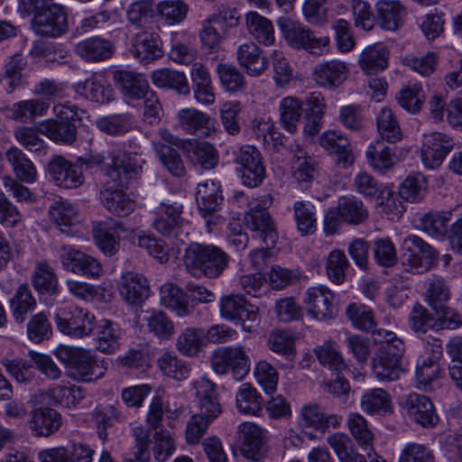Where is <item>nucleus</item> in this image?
<instances>
[{
  "label": "nucleus",
  "mask_w": 462,
  "mask_h": 462,
  "mask_svg": "<svg viewBox=\"0 0 462 462\" xmlns=\"http://www.w3.org/2000/svg\"><path fill=\"white\" fill-rule=\"evenodd\" d=\"M54 321L61 334L74 339L91 336L96 328L95 315L88 310L77 306L58 308Z\"/></svg>",
  "instance_id": "nucleus-7"
},
{
  "label": "nucleus",
  "mask_w": 462,
  "mask_h": 462,
  "mask_svg": "<svg viewBox=\"0 0 462 462\" xmlns=\"http://www.w3.org/2000/svg\"><path fill=\"white\" fill-rule=\"evenodd\" d=\"M113 79L127 101L142 99L151 89L145 77L129 70H116Z\"/></svg>",
  "instance_id": "nucleus-29"
},
{
  "label": "nucleus",
  "mask_w": 462,
  "mask_h": 462,
  "mask_svg": "<svg viewBox=\"0 0 462 462\" xmlns=\"http://www.w3.org/2000/svg\"><path fill=\"white\" fill-rule=\"evenodd\" d=\"M220 317L238 325L244 331L252 332L260 325L259 308L241 294L230 293L219 299Z\"/></svg>",
  "instance_id": "nucleus-6"
},
{
  "label": "nucleus",
  "mask_w": 462,
  "mask_h": 462,
  "mask_svg": "<svg viewBox=\"0 0 462 462\" xmlns=\"http://www.w3.org/2000/svg\"><path fill=\"white\" fill-rule=\"evenodd\" d=\"M50 103L43 99L32 98L13 105L11 117L15 120H26L46 115Z\"/></svg>",
  "instance_id": "nucleus-62"
},
{
  "label": "nucleus",
  "mask_w": 462,
  "mask_h": 462,
  "mask_svg": "<svg viewBox=\"0 0 462 462\" xmlns=\"http://www.w3.org/2000/svg\"><path fill=\"white\" fill-rule=\"evenodd\" d=\"M191 162L199 165L203 170L214 169L218 163V152L208 142H194L187 149Z\"/></svg>",
  "instance_id": "nucleus-57"
},
{
  "label": "nucleus",
  "mask_w": 462,
  "mask_h": 462,
  "mask_svg": "<svg viewBox=\"0 0 462 462\" xmlns=\"http://www.w3.org/2000/svg\"><path fill=\"white\" fill-rule=\"evenodd\" d=\"M360 404L362 410L367 414H385L392 411L391 396L382 388H374L365 392Z\"/></svg>",
  "instance_id": "nucleus-50"
},
{
  "label": "nucleus",
  "mask_w": 462,
  "mask_h": 462,
  "mask_svg": "<svg viewBox=\"0 0 462 462\" xmlns=\"http://www.w3.org/2000/svg\"><path fill=\"white\" fill-rule=\"evenodd\" d=\"M236 171L242 183L248 188L260 185L265 177V168L260 152L252 145L241 146L235 153Z\"/></svg>",
  "instance_id": "nucleus-13"
},
{
  "label": "nucleus",
  "mask_w": 462,
  "mask_h": 462,
  "mask_svg": "<svg viewBox=\"0 0 462 462\" xmlns=\"http://www.w3.org/2000/svg\"><path fill=\"white\" fill-rule=\"evenodd\" d=\"M49 214L60 231L67 236H74L82 233L83 225L79 209L72 202L57 199L51 205Z\"/></svg>",
  "instance_id": "nucleus-17"
},
{
  "label": "nucleus",
  "mask_w": 462,
  "mask_h": 462,
  "mask_svg": "<svg viewBox=\"0 0 462 462\" xmlns=\"http://www.w3.org/2000/svg\"><path fill=\"white\" fill-rule=\"evenodd\" d=\"M60 260L62 267L75 274L98 280L104 273L103 265L95 257L71 245H63Z\"/></svg>",
  "instance_id": "nucleus-14"
},
{
  "label": "nucleus",
  "mask_w": 462,
  "mask_h": 462,
  "mask_svg": "<svg viewBox=\"0 0 462 462\" xmlns=\"http://www.w3.org/2000/svg\"><path fill=\"white\" fill-rule=\"evenodd\" d=\"M176 120L179 127L188 134L211 137L217 133L214 120L208 114L194 107L179 110Z\"/></svg>",
  "instance_id": "nucleus-21"
},
{
  "label": "nucleus",
  "mask_w": 462,
  "mask_h": 462,
  "mask_svg": "<svg viewBox=\"0 0 462 462\" xmlns=\"http://www.w3.org/2000/svg\"><path fill=\"white\" fill-rule=\"evenodd\" d=\"M107 370V364L90 349H83L69 367V376L78 382L89 383L102 378Z\"/></svg>",
  "instance_id": "nucleus-20"
},
{
  "label": "nucleus",
  "mask_w": 462,
  "mask_h": 462,
  "mask_svg": "<svg viewBox=\"0 0 462 462\" xmlns=\"http://www.w3.org/2000/svg\"><path fill=\"white\" fill-rule=\"evenodd\" d=\"M319 143L330 154H334L337 164L342 168L346 169L354 163L355 156L350 141L342 131L326 130L319 136Z\"/></svg>",
  "instance_id": "nucleus-22"
},
{
  "label": "nucleus",
  "mask_w": 462,
  "mask_h": 462,
  "mask_svg": "<svg viewBox=\"0 0 462 462\" xmlns=\"http://www.w3.org/2000/svg\"><path fill=\"white\" fill-rule=\"evenodd\" d=\"M155 12L159 22L173 26L186 19L189 5L184 0H162L157 3Z\"/></svg>",
  "instance_id": "nucleus-45"
},
{
  "label": "nucleus",
  "mask_w": 462,
  "mask_h": 462,
  "mask_svg": "<svg viewBox=\"0 0 462 462\" xmlns=\"http://www.w3.org/2000/svg\"><path fill=\"white\" fill-rule=\"evenodd\" d=\"M61 424V415L56 410L43 406L33 409L29 420L30 430L37 437H50Z\"/></svg>",
  "instance_id": "nucleus-33"
},
{
  "label": "nucleus",
  "mask_w": 462,
  "mask_h": 462,
  "mask_svg": "<svg viewBox=\"0 0 462 462\" xmlns=\"http://www.w3.org/2000/svg\"><path fill=\"white\" fill-rule=\"evenodd\" d=\"M34 11L32 28L38 34L57 37L67 31V16L61 5L53 0H28Z\"/></svg>",
  "instance_id": "nucleus-5"
},
{
  "label": "nucleus",
  "mask_w": 462,
  "mask_h": 462,
  "mask_svg": "<svg viewBox=\"0 0 462 462\" xmlns=\"http://www.w3.org/2000/svg\"><path fill=\"white\" fill-rule=\"evenodd\" d=\"M293 216L298 231L302 236L314 233L317 226L316 208L310 201L298 200L293 204Z\"/></svg>",
  "instance_id": "nucleus-59"
},
{
  "label": "nucleus",
  "mask_w": 462,
  "mask_h": 462,
  "mask_svg": "<svg viewBox=\"0 0 462 462\" xmlns=\"http://www.w3.org/2000/svg\"><path fill=\"white\" fill-rule=\"evenodd\" d=\"M389 51L382 43L366 46L360 53L358 65L366 75H374L388 68Z\"/></svg>",
  "instance_id": "nucleus-37"
},
{
  "label": "nucleus",
  "mask_w": 462,
  "mask_h": 462,
  "mask_svg": "<svg viewBox=\"0 0 462 462\" xmlns=\"http://www.w3.org/2000/svg\"><path fill=\"white\" fill-rule=\"evenodd\" d=\"M374 340L382 346L372 359V371L380 382H393L406 373L405 346L395 333L383 328L374 332Z\"/></svg>",
  "instance_id": "nucleus-2"
},
{
  "label": "nucleus",
  "mask_w": 462,
  "mask_h": 462,
  "mask_svg": "<svg viewBox=\"0 0 462 462\" xmlns=\"http://www.w3.org/2000/svg\"><path fill=\"white\" fill-rule=\"evenodd\" d=\"M157 365L163 375L176 381L185 380L190 372L188 363L170 351L161 354L157 359Z\"/></svg>",
  "instance_id": "nucleus-53"
},
{
  "label": "nucleus",
  "mask_w": 462,
  "mask_h": 462,
  "mask_svg": "<svg viewBox=\"0 0 462 462\" xmlns=\"http://www.w3.org/2000/svg\"><path fill=\"white\" fill-rule=\"evenodd\" d=\"M96 347L106 355H111L120 349L123 330L120 326L110 319H103L96 322Z\"/></svg>",
  "instance_id": "nucleus-30"
},
{
  "label": "nucleus",
  "mask_w": 462,
  "mask_h": 462,
  "mask_svg": "<svg viewBox=\"0 0 462 462\" xmlns=\"http://www.w3.org/2000/svg\"><path fill=\"white\" fill-rule=\"evenodd\" d=\"M342 422V416L337 414H327L323 409L314 402L304 404L300 411L299 423L303 427L313 428L325 432L337 429Z\"/></svg>",
  "instance_id": "nucleus-28"
},
{
  "label": "nucleus",
  "mask_w": 462,
  "mask_h": 462,
  "mask_svg": "<svg viewBox=\"0 0 462 462\" xmlns=\"http://www.w3.org/2000/svg\"><path fill=\"white\" fill-rule=\"evenodd\" d=\"M422 348L416 363L415 378L419 389L429 391L440 374L439 360L442 346L439 339H432V343L422 342Z\"/></svg>",
  "instance_id": "nucleus-10"
},
{
  "label": "nucleus",
  "mask_w": 462,
  "mask_h": 462,
  "mask_svg": "<svg viewBox=\"0 0 462 462\" xmlns=\"http://www.w3.org/2000/svg\"><path fill=\"white\" fill-rule=\"evenodd\" d=\"M160 303L180 318L190 313L186 293L171 282L164 283L161 287Z\"/></svg>",
  "instance_id": "nucleus-42"
},
{
  "label": "nucleus",
  "mask_w": 462,
  "mask_h": 462,
  "mask_svg": "<svg viewBox=\"0 0 462 462\" xmlns=\"http://www.w3.org/2000/svg\"><path fill=\"white\" fill-rule=\"evenodd\" d=\"M245 25L248 32L260 44L272 46L275 42L274 27L271 20L251 11L245 14Z\"/></svg>",
  "instance_id": "nucleus-41"
},
{
  "label": "nucleus",
  "mask_w": 462,
  "mask_h": 462,
  "mask_svg": "<svg viewBox=\"0 0 462 462\" xmlns=\"http://www.w3.org/2000/svg\"><path fill=\"white\" fill-rule=\"evenodd\" d=\"M101 163L99 156L89 159L78 158L71 162L60 154L53 155L48 162V172L54 184L65 189H78L83 185L85 176L83 165L93 168Z\"/></svg>",
  "instance_id": "nucleus-4"
},
{
  "label": "nucleus",
  "mask_w": 462,
  "mask_h": 462,
  "mask_svg": "<svg viewBox=\"0 0 462 462\" xmlns=\"http://www.w3.org/2000/svg\"><path fill=\"white\" fill-rule=\"evenodd\" d=\"M152 82L160 88H173L178 93L189 94V86L186 75L168 68H162L152 71Z\"/></svg>",
  "instance_id": "nucleus-46"
},
{
  "label": "nucleus",
  "mask_w": 462,
  "mask_h": 462,
  "mask_svg": "<svg viewBox=\"0 0 462 462\" xmlns=\"http://www.w3.org/2000/svg\"><path fill=\"white\" fill-rule=\"evenodd\" d=\"M32 283L40 293L54 294L57 292L58 279L53 269L46 261L35 264Z\"/></svg>",
  "instance_id": "nucleus-61"
},
{
  "label": "nucleus",
  "mask_w": 462,
  "mask_h": 462,
  "mask_svg": "<svg viewBox=\"0 0 462 462\" xmlns=\"http://www.w3.org/2000/svg\"><path fill=\"white\" fill-rule=\"evenodd\" d=\"M192 392L196 396L202 413L210 414L211 418H217L222 412L218 402L216 385L208 378L202 376L192 383Z\"/></svg>",
  "instance_id": "nucleus-35"
},
{
  "label": "nucleus",
  "mask_w": 462,
  "mask_h": 462,
  "mask_svg": "<svg viewBox=\"0 0 462 462\" xmlns=\"http://www.w3.org/2000/svg\"><path fill=\"white\" fill-rule=\"evenodd\" d=\"M279 119L282 128L290 134L297 132L303 112V101L294 96H287L279 101Z\"/></svg>",
  "instance_id": "nucleus-40"
},
{
  "label": "nucleus",
  "mask_w": 462,
  "mask_h": 462,
  "mask_svg": "<svg viewBox=\"0 0 462 462\" xmlns=\"http://www.w3.org/2000/svg\"><path fill=\"white\" fill-rule=\"evenodd\" d=\"M337 208L341 214L343 221L350 225H360L369 216V211L363 201L355 196L341 197L338 199Z\"/></svg>",
  "instance_id": "nucleus-49"
},
{
  "label": "nucleus",
  "mask_w": 462,
  "mask_h": 462,
  "mask_svg": "<svg viewBox=\"0 0 462 462\" xmlns=\"http://www.w3.org/2000/svg\"><path fill=\"white\" fill-rule=\"evenodd\" d=\"M150 333L160 340H169L175 333L174 322L162 311H147L143 319Z\"/></svg>",
  "instance_id": "nucleus-54"
},
{
  "label": "nucleus",
  "mask_w": 462,
  "mask_h": 462,
  "mask_svg": "<svg viewBox=\"0 0 462 462\" xmlns=\"http://www.w3.org/2000/svg\"><path fill=\"white\" fill-rule=\"evenodd\" d=\"M236 60L239 66L250 77L261 76L269 66L266 56L262 49L253 42L240 44L236 50Z\"/></svg>",
  "instance_id": "nucleus-27"
},
{
  "label": "nucleus",
  "mask_w": 462,
  "mask_h": 462,
  "mask_svg": "<svg viewBox=\"0 0 462 462\" xmlns=\"http://www.w3.org/2000/svg\"><path fill=\"white\" fill-rule=\"evenodd\" d=\"M404 414L415 423L424 427H434L439 417L432 402L425 395L412 393L408 394L402 405Z\"/></svg>",
  "instance_id": "nucleus-19"
},
{
  "label": "nucleus",
  "mask_w": 462,
  "mask_h": 462,
  "mask_svg": "<svg viewBox=\"0 0 462 462\" xmlns=\"http://www.w3.org/2000/svg\"><path fill=\"white\" fill-rule=\"evenodd\" d=\"M133 53L143 63H150L162 57V42L158 34L143 32L136 35Z\"/></svg>",
  "instance_id": "nucleus-38"
},
{
  "label": "nucleus",
  "mask_w": 462,
  "mask_h": 462,
  "mask_svg": "<svg viewBox=\"0 0 462 462\" xmlns=\"http://www.w3.org/2000/svg\"><path fill=\"white\" fill-rule=\"evenodd\" d=\"M277 25L289 46L302 50L312 30L291 17L282 16L277 20Z\"/></svg>",
  "instance_id": "nucleus-39"
},
{
  "label": "nucleus",
  "mask_w": 462,
  "mask_h": 462,
  "mask_svg": "<svg viewBox=\"0 0 462 462\" xmlns=\"http://www.w3.org/2000/svg\"><path fill=\"white\" fill-rule=\"evenodd\" d=\"M273 79L278 88L288 86L294 79V69L282 51L273 50L270 55Z\"/></svg>",
  "instance_id": "nucleus-63"
},
{
  "label": "nucleus",
  "mask_w": 462,
  "mask_h": 462,
  "mask_svg": "<svg viewBox=\"0 0 462 462\" xmlns=\"http://www.w3.org/2000/svg\"><path fill=\"white\" fill-rule=\"evenodd\" d=\"M144 163L141 147L136 145L113 155L110 162L106 163L101 200L109 212L125 217L134 211L135 203L124 192L123 188L140 177Z\"/></svg>",
  "instance_id": "nucleus-1"
},
{
  "label": "nucleus",
  "mask_w": 462,
  "mask_h": 462,
  "mask_svg": "<svg viewBox=\"0 0 462 462\" xmlns=\"http://www.w3.org/2000/svg\"><path fill=\"white\" fill-rule=\"evenodd\" d=\"M17 179L25 183H33L37 180V171L32 162L17 147H11L5 153Z\"/></svg>",
  "instance_id": "nucleus-43"
},
{
  "label": "nucleus",
  "mask_w": 462,
  "mask_h": 462,
  "mask_svg": "<svg viewBox=\"0 0 462 462\" xmlns=\"http://www.w3.org/2000/svg\"><path fill=\"white\" fill-rule=\"evenodd\" d=\"M375 12L378 24L387 31L399 29L406 16V9L398 0H378Z\"/></svg>",
  "instance_id": "nucleus-34"
},
{
  "label": "nucleus",
  "mask_w": 462,
  "mask_h": 462,
  "mask_svg": "<svg viewBox=\"0 0 462 462\" xmlns=\"http://www.w3.org/2000/svg\"><path fill=\"white\" fill-rule=\"evenodd\" d=\"M75 90L82 97L97 104H108L115 99L113 88L100 73H95L79 82Z\"/></svg>",
  "instance_id": "nucleus-26"
},
{
  "label": "nucleus",
  "mask_w": 462,
  "mask_h": 462,
  "mask_svg": "<svg viewBox=\"0 0 462 462\" xmlns=\"http://www.w3.org/2000/svg\"><path fill=\"white\" fill-rule=\"evenodd\" d=\"M375 205L380 212L392 221L399 220L405 211L403 202L388 186L381 188L380 193L376 196Z\"/></svg>",
  "instance_id": "nucleus-55"
},
{
  "label": "nucleus",
  "mask_w": 462,
  "mask_h": 462,
  "mask_svg": "<svg viewBox=\"0 0 462 462\" xmlns=\"http://www.w3.org/2000/svg\"><path fill=\"white\" fill-rule=\"evenodd\" d=\"M314 353L319 362L329 370L339 374L346 369L345 359L335 341L326 340L315 346Z\"/></svg>",
  "instance_id": "nucleus-51"
},
{
  "label": "nucleus",
  "mask_w": 462,
  "mask_h": 462,
  "mask_svg": "<svg viewBox=\"0 0 462 462\" xmlns=\"http://www.w3.org/2000/svg\"><path fill=\"white\" fill-rule=\"evenodd\" d=\"M348 64L338 59L323 60L313 68L312 77L316 84L328 90H335L348 78Z\"/></svg>",
  "instance_id": "nucleus-16"
},
{
  "label": "nucleus",
  "mask_w": 462,
  "mask_h": 462,
  "mask_svg": "<svg viewBox=\"0 0 462 462\" xmlns=\"http://www.w3.org/2000/svg\"><path fill=\"white\" fill-rule=\"evenodd\" d=\"M196 201L199 210L208 224L213 212L217 211L223 201L221 186L218 181L208 180L197 187Z\"/></svg>",
  "instance_id": "nucleus-31"
},
{
  "label": "nucleus",
  "mask_w": 462,
  "mask_h": 462,
  "mask_svg": "<svg viewBox=\"0 0 462 462\" xmlns=\"http://www.w3.org/2000/svg\"><path fill=\"white\" fill-rule=\"evenodd\" d=\"M74 51L85 61L99 62L111 58L114 54L115 47L110 41L94 36L76 43Z\"/></svg>",
  "instance_id": "nucleus-32"
},
{
  "label": "nucleus",
  "mask_w": 462,
  "mask_h": 462,
  "mask_svg": "<svg viewBox=\"0 0 462 462\" xmlns=\"http://www.w3.org/2000/svg\"><path fill=\"white\" fill-rule=\"evenodd\" d=\"M263 398L251 383H242L236 393V407L240 413L256 415L262 409Z\"/></svg>",
  "instance_id": "nucleus-52"
},
{
  "label": "nucleus",
  "mask_w": 462,
  "mask_h": 462,
  "mask_svg": "<svg viewBox=\"0 0 462 462\" xmlns=\"http://www.w3.org/2000/svg\"><path fill=\"white\" fill-rule=\"evenodd\" d=\"M407 251L402 258V265L411 273H423L429 271L438 258L436 250L420 237L410 235L403 240Z\"/></svg>",
  "instance_id": "nucleus-11"
},
{
  "label": "nucleus",
  "mask_w": 462,
  "mask_h": 462,
  "mask_svg": "<svg viewBox=\"0 0 462 462\" xmlns=\"http://www.w3.org/2000/svg\"><path fill=\"white\" fill-rule=\"evenodd\" d=\"M40 134L57 143L71 144L76 139V126L72 123H59L47 119L38 125Z\"/></svg>",
  "instance_id": "nucleus-44"
},
{
  "label": "nucleus",
  "mask_w": 462,
  "mask_h": 462,
  "mask_svg": "<svg viewBox=\"0 0 462 462\" xmlns=\"http://www.w3.org/2000/svg\"><path fill=\"white\" fill-rule=\"evenodd\" d=\"M48 395L56 403L69 408L75 407L84 398L81 388L69 383L54 384L48 390Z\"/></svg>",
  "instance_id": "nucleus-64"
},
{
  "label": "nucleus",
  "mask_w": 462,
  "mask_h": 462,
  "mask_svg": "<svg viewBox=\"0 0 462 462\" xmlns=\"http://www.w3.org/2000/svg\"><path fill=\"white\" fill-rule=\"evenodd\" d=\"M211 366L218 374L230 373L235 380L241 381L251 368L248 350L241 345L219 347L212 354Z\"/></svg>",
  "instance_id": "nucleus-8"
},
{
  "label": "nucleus",
  "mask_w": 462,
  "mask_h": 462,
  "mask_svg": "<svg viewBox=\"0 0 462 462\" xmlns=\"http://www.w3.org/2000/svg\"><path fill=\"white\" fill-rule=\"evenodd\" d=\"M117 292L127 305L142 304L149 296L150 284L147 278L137 272H122L116 281Z\"/></svg>",
  "instance_id": "nucleus-15"
},
{
  "label": "nucleus",
  "mask_w": 462,
  "mask_h": 462,
  "mask_svg": "<svg viewBox=\"0 0 462 462\" xmlns=\"http://www.w3.org/2000/svg\"><path fill=\"white\" fill-rule=\"evenodd\" d=\"M451 218L452 212L449 210L427 212L420 218V228L434 238L443 239L448 235Z\"/></svg>",
  "instance_id": "nucleus-48"
},
{
  "label": "nucleus",
  "mask_w": 462,
  "mask_h": 462,
  "mask_svg": "<svg viewBox=\"0 0 462 462\" xmlns=\"http://www.w3.org/2000/svg\"><path fill=\"white\" fill-rule=\"evenodd\" d=\"M245 227L259 236L267 248H273L278 239L272 217L263 207L258 203L251 206L250 209L244 216Z\"/></svg>",
  "instance_id": "nucleus-18"
},
{
  "label": "nucleus",
  "mask_w": 462,
  "mask_h": 462,
  "mask_svg": "<svg viewBox=\"0 0 462 462\" xmlns=\"http://www.w3.org/2000/svg\"><path fill=\"white\" fill-rule=\"evenodd\" d=\"M304 303L308 313L317 320L327 321L335 317L334 294L323 285L309 288Z\"/></svg>",
  "instance_id": "nucleus-23"
},
{
  "label": "nucleus",
  "mask_w": 462,
  "mask_h": 462,
  "mask_svg": "<svg viewBox=\"0 0 462 462\" xmlns=\"http://www.w3.org/2000/svg\"><path fill=\"white\" fill-rule=\"evenodd\" d=\"M454 148L455 142L448 134L441 132L427 133L422 134L418 156L426 170L435 171L443 164Z\"/></svg>",
  "instance_id": "nucleus-9"
},
{
  "label": "nucleus",
  "mask_w": 462,
  "mask_h": 462,
  "mask_svg": "<svg viewBox=\"0 0 462 462\" xmlns=\"http://www.w3.org/2000/svg\"><path fill=\"white\" fill-rule=\"evenodd\" d=\"M365 157L368 164L382 174L387 173L399 162L393 150L379 139L368 145Z\"/></svg>",
  "instance_id": "nucleus-36"
},
{
  "label": "nucleus",
  "mask_w": 462,
  "mask_h": 462,
  "mask_svg": "<svg viewBox=\"0 0 462 462\" xmlns=\"http://www.w3.org/2000/svg\"><path fill=\"white\" fill-rule=\"evenodd\" d=\"M131 234L132 232L117 223L114 225L97 223L93 228L95 244L107 256L116 254L120 247V240L123 238L131 239Z\"/></svg>",
  "instance_id": "nucleus-25"
},
{
  "label": "nucleus",
  "mask_w": 462,
  "mask_h": 462,
  "mask_svg": "<svg viewBox=\"0 0 462 462\" xmlns=\"http://www.w3.org/2000/svg\"><path fill=\"white\" fill-rule=\"evenodd\" d=\"M205 345L204 329L193 327H188L181 330L175 342L178 352L189 357L198 356Z\"/></svg>",
  "instance_id": "nucleus-47"
},
{
  "label": "nucleus",
  "mask_w": 462,
  "mask_h": 462,
  "mask_svg": "<svg viewBox=\"0 0 462 462\" xmlns=\"http://www.w3.org/2000/svg\"><path fill=\"white\" fill-rule=\"evenodd\" d=\"M227 263V254L213 245L193 243L186 249L184 263L195 277L216 278L223 273Z\"/></svg>",
  "instance_id": "nucleus-3"
},
{
  "label": "nucleus",
  "mask_w": 462,
  "mask_h": 462,
  "mask_svg": "<svg viewBox=\"0 0 462 462\" xmlns=\"http://www.w3.org/2000/svg\"><path fill=\"white\" fill-rule=\"evenodd\" d=\"M241 453L253 461L260 460L266 452L267 432L252 422H244L239 426Z\"/></svg>",
  "instance_id": "nucleus-24"
},
{
  "label": "nucleus",
  "mask_w": 462,
  "mask_h": 462,
  "mask_svg": "<svg viewBox=\"0 0 462 462\" xmlns=\"http://www.w3.org/2000/svg\"><path fill=\"white\" fill-rule=\"evenodd\" d=\"M428 181L426 177L420 173L408 175L402 182L399 194L403 199L416 203L423 199L427 193Z\"/></svg>",
  "instance_id": "nucleus-60"
},
{
  "label": "nucleus",
  "mask_w": 462,
  "mask_h": 462,
  "mask_svg": "<svg viewBox=\"0 0 462 462\" xmlns=\"http://www.w3.org/2000/svg\"><path fill=\"white\" fill-rule=\"evenodd\" d=\"M153 227L165 236H187L191 226L181 217L182 205L162 202L153 211Z\"/></svg>",
  "instance_id": "nucleus-12"
},
{
  "label": "nucleus",
  "mask_w": 462,
  "mask_h": 462,
  "mask_svg": "<svg viewBox=\"0 0 462 462\" xmlns=\"http://www.w3.org/2000/svg\"><path fill=\"white\" fill-rule=\"evenodd\" d=\"M376 126L380 137L388 143H395L402 140V132L393 111L383 106L376 116Z\"/></svg>",
  "instance_id": "nucleus-56"
},
{
  "label": "nucleus",
  "mask_w": 462,
  "mask_h": 462,
  "mask_svg": "<svg viewBox=\"0 0 462 462\" xmlns=\"http://www.w3.org/2000/svg\"><path fill=\"white\" fill-rule=\"evenodd\" d=\"M96 127L110 135H120L129 132L134 125V119L130 114H114L100 116L95 121Z\"/></svg>",
  "instance_id": "nucleus-58"
}]
</instances>
